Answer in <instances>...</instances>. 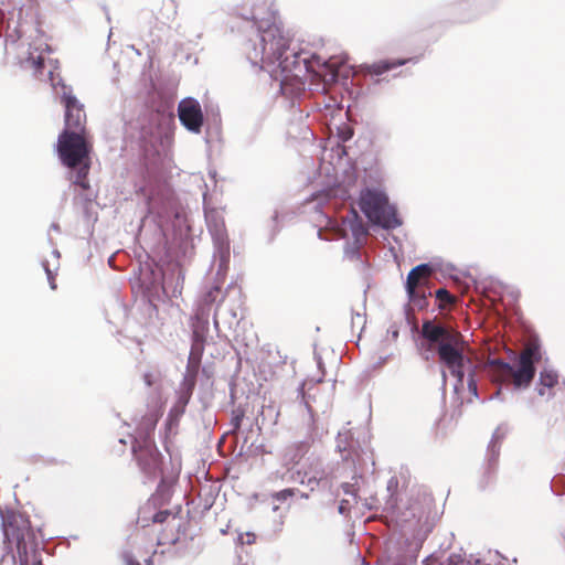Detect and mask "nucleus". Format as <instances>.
I'll use <instances>...</instances> for the list:
<instances>
[{
	"label": "nucleus",
	"instance_id": "f03ea898",
	"mask_svg": "<svg viewBox=\"0 0 565 565\" xmlns=\"http://www.w3.org/2000/svg\"><path fill=\"white\" fill-rule=\"evenodd\" d=\"M423 335L438 345L439 359L456 377L455 391L459 392L463 387L465 371L471 367V362L466 356L467 347L461 334L428 321L423 324Z\"/></svg>",
	"mask_w": 565,
	"mask_h": 565
},
{
	"label": "nucleus",
	"instance_id": "2eb2a0df",
	"mask_svg": "<svg viewBox=\"0 0 565 565\" xmlns=\"http://www.w3.org/2000/svg\"><path fill=\"white\" fill-rule=\"evenodd\" d=\"M200 363V358L194 354V348L192 349L190 356H189V363H188V373L184 377V384L189 386V390H192L195 383V373L198 371Z\"/></svg>",
	"mask_w": 565,
	"mask_h": 565
},
{
	"label": "nucleus",
	"instance_id": "c756f323",
	"mask_svg": "<svg viewBox=\"0 0 565 565\" xmlns=\"http://www.w3.org/2000/svg\"><path fill=\"white\" fill-rule=\"evenodd\" d=\"M215 231L221 234L222 230L221 228H215Z\"/></svg>",
	"mask_w": 565,
	"mask_h": 565
},
{
	"label": "nucleus",
	"instance_id": "393cba45",
	"mask_svg": "<svg viewBox=\"0 0 565 565\" xmlns=\"http://www.w3.org/2000/svg\"><path fill=\"white\" fill-rule=\"evenodd\" d=\"M328 67H330V75H331L332 79H334L337 77V74H338V71L334 70V64L333 63L328 64Z\"/></svg>",
	"mask_w": 565,
	"mask_h": 565
},
{
	"label": "nucleus",
	"instance_id": "cd10ccee",
	"mask_svg": "<svg viewBox=\"0 0 565 565\" xmlns=\"http://www.w3.org/2000/svg\"><path fill=\"white\" fill-rule=\"evenodd\" d=\"M53 255H54L56 258H58V257H60V253H58L56 249H55V250H53Z\"/></svg>",
	"mask_w": 565,
	"mask_h": 565
},
{
	"label": "nucleus",
	"instance_id": "423d86ee",
	"mask_svg": "<svg viewBox=\"0 0 565 565\" xmlns=\"http://www.w3.org/2000/svg\"><path fill=\"white\" fill-rule=\"evenodd\" d=\"M2 516V531L6 542L20 550L24 542L25 534L29 530V522L20 513L6 512L1 513Z\"/></svg>",
	"mask_w": 565,
	"mask_h": 565
},
{
	"label": "nucleus",
	"instance_id": "b1692460",
	"mask_svg": "<svg viewBox=\"0 0 565 565\" xmlns=\"http://www.w3.org/2000/svg\"><path fill=\"white\" fill-rule=\"evenodd\" d=\"M125 561L127 565H141L138 562H135L130 555H125ZM147 565H151V562L148 559Z\"/></svg>",
	"mask_w": 565,
	"mask_h": 565
},
{
	"label": "nucleus",
	"instance_id": "5701e85b",
	"mask_svg": "<svg viewBox=\"0 0 565 565\" xmlns=\"http://www.w3.org/2000/svg\"><path fill=\"white\" fill-rule=\"evenodd\" d=\"M468 388L473 395H477V384H476L473 377L471 376V374H469V379H468Z\"/></svg>",
	"mask_w": 565,
	"mask_h": 565
},
{
	"label": "nucleus",
	"instance_id": "1a4fd4ad",
	"mask_svg": "<svg viewBox=\"0 0 565 565\" xmlns=\"http://www.w3.org/2000/svg\"><path fill=\"white\" fill-rule=\"evenodd\" d=\"M431 274V268L422 264L413 268L406 280V291L411 300H415L417 297H420L418 289L422 288Z\"/></svg>",
	"mask_w": 565,
	"mask_h": 565
},
{
	"label": "nucleus",
	"instance_id": "9b49d317",
	"mask_svg": "<svg viewBox=\"0 0 565 565\" xmlns=\"http://www.w3.org/2000/svg\"><path fill=\"white\" fill-rule=\"evenodd\" d=\"M135 456L139 461L141 469L149 476H154L159 470V452L151 445H146L145 448L137 450L134 448Z\"/></svg>",
	"mask_w": 565,
	"mask_h": 565
},
{
	"label": "nucleus",
	"instance_id": "a211bd4d",
	"mask_svg": "<svg viewBox=\"0 0 565 565\" xmlns=\"http://www.w3.org/2000/svg\"><path fill=\"white\" fill-rule=\"evenodd\" d=\"M449 565H468L469 562L460 554H451L448 558Z\"/></svg>",
	"mask_w": 565,
	"mask_h": 565
},
{
	"label": "nucleus",
	"instance_id": "4468645a",
	"mask_svg": "<svg viewBox=\"0 0 565 565\" xmlns=\"http://www.w3.org/2000/svg\"><path fill=\"white\" fill-rule=\"evenodd\" d=\"M323 478V471L320 470H310V471H297V477L295 480L299 481L301 484H305L310 488V490H315L320 480Z\"/></svg>",
	"mask_w": 565,
	"mask_h": 565
},
{
	"label": "nucleus",
	"instance_id": "6e6552de",
	"mask_svg": "<svg viewBox=\"0 0 565 565\" xmlns=\"http://www.w3.org/2000/svg\"><path fill=\"white\" fill-rule=\"evenodd\" d=\"M178 115L181 124L191 132L199 134L203 125V113L200 103L191 97L179 103Z\"/></svg>",
	"mask_w": 565,
	"mask_h": 565
},
{
	"label": "nucleus",
	"instance_id": "f257e3e1",
	"mask_svg": "<svg viewBox=\"0 0 565 565\" xmlns=\"http://www.w3.org/2000/svg\"><path fill=\"white\" fill-rule=\"evenodd\" d=\"M250 19L256 28L254 39L246 46V56L253 65L267 71L275 79L284 82L280 76L290 71L292 61L286 54L289 49V38L277 24L274 12L264 8L254 9Z\"/></svg>",
	"mask_w": 565,
	"mask_h": 565
},
{
	"label": "nucleus",
	"instance_id": "aec40b11",
	"mask_svg": "<svg viewBox=\"0 0 565 565\" xmlns=\"http://www.w3.org/2000/svg\"><path fill=\"white\" fill-rule=\"evenodd\" d=\"M436 297L441 300V301H446V302H451L452 301V297L451 295L446 290V289H438L436 291Z\"/></svg>",
	"mask_w": 565,
	"mask_h": 565
},
{
	"label": "nucleus",
	"instance_id": "f3484780",
	"mask_svg": "<svg viewBox=\"0 0 565 565\" xmlns=\"http://www.w3.org/2000/svg\"><path fill=\"white\" fill-rule=\"evenodd\" d=\"M339 192H343L342 189H329L327 191H323L322 193L318 194L315 200L319 202V204H327L330 205L332 203V200L337 198Z\"/></svg>",
	"mask_w": 565,
	"mask_h": 565
},
{
	"label": "nucleus",
	"instance_id": "412c9836",
	"mask_svg": "<svg viewBox=\"0 0 565 565\" xmlns=\"http://www.w3.org/2000/svg\"><path fill=\"white\" fill-rule=\"evenodd\" d=\"M43 267H44V270L46 273L47 280L50 282L51 288L55 289L56 286H55V282H54V276H53V273H52L51 268L49 267L47 263H43Z\"/></svg>",
	"mask_w": 565,
	"mask_h": 565
},
{
	"label": "nucleus",
	"instance_id": "c85d7f7f",
	"mask_svg": "<svg viewBox=\"0 0 565 565\" xmlns=\"http://www.w3.org/2000/svg\"><path fill=\"white\" fill-rule=\"evenodd\" d=\"M339 510H340L341 513H343L344 507L341 504Z\"/></svg>",
	"mask_w": 565,
	"mask_h": 565
},
{
	"label": "nucleus",
	"instance_id": "a878e982",
	"mask_svg": "<svg viewBox=\"0 0 565 565\" xmlns=\"http://www.w3.org/2000/svg\"><path fill=\"white\" fill-rule=\"evenodd\" d=\"M350 487H351V486H350V484H348V483L343 484L344 492H347V493H348V492H349Z\"/></svg>",
	"mask_w": 565,
	"mask_h": 565
},
{
	"label": "nucleus",
	"instance_id": "f8f14e48",
	"mask_svg": "<svg viewBox=\"0 0 565 565\" xmlns=\"http://www.w3.org/2000/svg\"><path fill=\"white\" fill-rule=\"evenodd\" d=\"M558 382V375L557 373L548 367H545L540 373V382H539V388L537 392L541 396H551V390L554 387V385Z\"/></svg>",
	"mask_w": 565,
	"mask_h": 565
},
{
	"label": "nucleus",
	"instance_id": "20e7f679",
	"mask_svg": "<svg viewBox=\"0 0 565 565\" xmlns=\"http://www.w3.org/2000/svg\"><path fill=\"white\" fill-rule=\"evenodd\" d=\"M541 359L540 347L535 343L526 345L520 355L518 367L503 363L501 361H493L497 365L499 376L502 380L511 379L515 388L527 387L534 376V363Z\"/></svg>",
	"mask_w": 565,
	"mask_h": 565
},
{
	"label": "nucleus",
	"instance_id": "9d476101",
	"mask_svg": "<svg viewBox=\"0 0 565 565\" xmlns=\"http://www.w3.org/2000/svg\"><path fill=\"white\" fill-rule=\"evenodd\" d=\"M47 53L49 45L40 38L33 44H30V51L28 52L26 57L21 61V63L25 67L33 68L34 73L38 74L45 63Z\"/></svg>",
	"mask_w": 565,
	"mask_h": 565
},
{
	"label": "nucleus",
	"instance_id": "7ed1b4c3",
	"mask_svg": "<svg viewBox=\"0 0 565 565\" xmlns=\"http://www.w3.org/2000/svg\"><path fill=\"white\" fill-rule=\"evenodd\" d=\"M90 143L86 135L79 131L64 130L57 141L61 161L68 168L76 169L75 183L86 188L85 179L89 170Z\"/></svg>",
	"mask_w": 565,
	"mask_h": 565
},
{
	"label": "nucleus",
	"instance_id": "ddd939ff",
	"mask_svg": "<svg viewBox=\"0 0 565 565\" xmlns=\"http://www.w3.org/2000/svg\"><path fill=\"white\" fill-rule=\"evenodd\" d=\"M351 217L343 218V228L341 230L343 232V236H347V231L349 230L352 235L356 238V241L360 239L361 236L365 235V228L363 227L361 221L358 220V214L354 210H351Z\"/></svg>",
	"mask_w": 565,
	"mask_h": 565
},
{
	"label": "nucleus",
	"instance_id": "0eeeda50",
	"mask_svg": "<svg viewBox=\"0 0 565 565\" xmlns=\"http://www.w3.org/2000/svg\"><path fill=\"white\" fill-rule=\"evenodd\" d=\"M63 89V103L65 106V129L68 131H79L83 135L85 132V113L83 110V105L71 94V89L66 86H62Z\"/></svg>",
	"mask_w": 565,
	"mask_h": 565
},
{
	"label": "nucleus",
	"instance_id": "dca6fc26",
	"mask_svg": "<svg viewBox=\"0 0 565 565\" xmlns=\"http://www.w3.org/2000/svg\"><path fill=\"white\" fill-rule=\"evenodd\" d=\"M404 63H405V61H398L397 63H390V62L383 61V62H379V63L369 65L367 71L371 74L381 75V74L385 73L386 71L395 67L396 65H402Z\"/></svg>",
	"mask_w": 565,
	"mask_h": 565
},
{
	"label": "nucleus",
	"instance_id": "4be33fe9",
	"mask_svg": "<svg viewBox=\"0 0 565 565\" xmlns=\"http://www.w3.org/2000/svg\"><path fill=\"white\" fill-rule=\"evenodd\" d=\"M239 541L242 543L252 544L255 542V534L253 533H246L245 535H239Z\"/></svg>",
	"mask_w": 565,
	"mask_h": 565
},
{
	"label": "nucleus",
	"instance_id": "39448f33",
	"mask_svg": "<svg viewBox=\"0 0 565 565\" xmlns=\"http://www.w3.org/2000/svg\"><path fill=\"white\" fill-rule=\"evenodd\" d=\"M360 207L371 222L384 228H395L401 225L395 207L388 204L387 198L382 192L363 191L360 196Z\"/></svg>",
	"mask_w": 565,
	"mask_h": 565
},
{
	"label": "nucleus",
	"instance_id": "bb28decb",
	"mask_svg": "<svg viewBox=\"0 0 565 565\" xmlns=\"http://www.w3.org/2000/svg\"><path fill=\"white\" fill-rule=\"evenodd\" d=\"M49 74H50V79L53 82V77H52L53 76V70L52 68L49 71Z\"/></svg>",
	"mask_w": 565,
	"mask_h": 565
},
{
	"label": "nucleus",
	"instance_id": "6ab92c4d",
	"mask_svg": "<svg viewBox=\"0 0 565 565\" xmlns=\"http://www.w3.org/2000/svg\"><path fill=\"white\" fill-rule=\"evenodd\" d=\"M295 494V491L292 489H285L281 491H278L274 494V498L278 501H285L289 498H291Z\"/></svg>",
	"mask_w": 565,
	"mask_h": 565
}]
</instances>
